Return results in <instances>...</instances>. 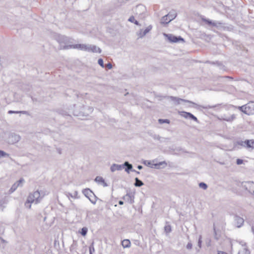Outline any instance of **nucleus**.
Here are the masks:
<instances>
[{"instance_id": "f257e3e1", "label": "nucleus", "mask_w": 254, "mask_h": 254, "mask_svg": "<svg viewBox=\"0 0 254 254\" xmlns=\"http://www.w3.org/2000/svg\"><path fill=\"white\" fill-rule=\"evenodd\" d=\"M155 162H156V160H153L152 161L144 160L143 162V164L151 168H154L156 169H160L161 168L160 166L162 165H163L162 168H165L167 166V163L165 161L160 162L158 163H155Z\"/></svg>"}, {"instance_id": "f03ea898", "label": "nucleus", "mask_w": 254, "mask_h": 254, "mask_svg": "<svg viewBox=\"0 0 254 254\" xmlns=\"http://www.w3.org/2000/svg\"><path fill=\"white\" fill-rule=\"evenodd\" d=\"M164 98L167 99L169 101H172L173 103V104L175 105H178L180 104L181 102H186V103H190L194 105L197 106V105L195 103H194L191 101L181 99V98H180L177 97H174V96H164Z\"/></svg>"}, {"instance_id": "7ed1b4c3", "label": "nucleus", "mask_w": 254, "mask_h": 254, "mask_svg": "<svg viewBox=\"0 0 254 254\" xmlns=\"http://www.w3.org/2000/svg\"><path fill=\"white\" fill-rule=\"evenodd\" d=\"M40 196V193L38 190L34 191L33 193H30L28 196L27 200L25 203V205L27 206L28 204L32 203L35 201L36 203H38L39 202V198Z\"/></svg>"}, {"instance_id": "20e7f679", "label": "nucleus", "mask_w": 254, "mask_h": 254, "mask_svg": "<svg viewBox=\"0 0 254 254\" xmlns=\"http://www.w3.org/2000/svg\"><path fill=\"white\" fill-rule=\"evenodd\" d=\"M177 16V14L175 11L169 12L168 14L162 17L161 23L162 24H166L169 23L171 21L173 20Z\"/></svg>"}, {"instance_id": "39448f33", "label": "nucleus", "mask_w": 254, "mask_h": 254, "mask_svg": "<svg viewBox=\"0 0 254 254\" xmlns=\"http://www.w3.org/2000/svg\"><path fill=\"white\" fill-rule=\"evenodd\" d=\"M202 21L205 22L206 24H207L209 26L215 27L218 29H220L221 28H223V25L224 24L222 22H213L208 19H206L204 17L201 18Z\"/></svg>"}, {"instance_id": "423d86ee", "label": "nucleus", "mask_w": 254, "mask_h": 254, "mask_svg": "<svg viewBox=\"0 0 254 254\" xmlns=\"http://www.w3.org/2000/svg\"><path fill=\"white\" fill-rule=\"evenodd\" d=\"M164 35L167 38V39L171 43H177L180 42H184V39L181 36H176L172 34L164 33Z\"/></svg>"}, {"instance_id": "0eeeda50", "label": "nucleus", "mask_w": 254, "mask_h": 254, "mask_svg": "<svg viewBox=\"0 0 254 254\" xmlns=\"http://www.w3.org/2000/svg\"><path fill=\"white\" fill-rule=\"evenodd\" d=\"M243 188L248 191L254 196V183L253 182H246L242 184Z\"/></svg>"}, {"instance_id": "6e6552de", "label": "nucleus", "mask_w": 254, "mask_h": 254, "mask_svg": "<svg viewBox=\"0 0 254 254\" xmlns=\"http://www.w3.org/2000/svg\"><path fill=\"white\" fill-rule=\"evenodd\" d=\"M20 139V136L19 135L12 133L9 135L8 138V141L10 144H14L19 141Z\"/></svg>"}, {"instance_id": "1a4fd4ad", "label": "nucleus", "mask_w": 254, "mask_h": 254, "mask_svg": "<svg viewBox=\"0 0 254 254\" xmlns=\"http://www.w3.org/2000/svg\"><path fill=\"white\" fill-rule=\"evenodd\" d=\"M247 115L254 114V102H250L246 104Z\"/></svg>"}, {"instance_id": "9d476101", "label": "nucleus", "mask_w": 254, "mask_h": 254, "mask_svg": "<svg viewBox=\"0 0 254 254\" xmlns=\"http://www.w3.org/2000/svg\"><path fill=\"white\" fill-rule=\"evenodd\" d=\"M234 221L235 222V225L238 228L241 227L244 223V219L238 215H235Z\"/></svg>"}, {"instance_id": "9b49d317", "label": "nucleus", "mask_w": 254, "mask_h": 254, "mask_svg": "<svg viewBox=\"0 0 254 254\" xmlns=\"http://www.w3.org/2000/svg\"><path fill=\"white\" fill-rule=\"evenodd\" d=\"M125 168V170L127 173H129L130 171L133 170L132 164L128 161H125L123 164V168Z\"/></svg>"}, {"instance_id": "f8f14e48", "label": "nucleus", "mask_w": 254, "mask_h": 254, "mask_svg": "<svg viewBox=\"0 0 254 254\" xmlns=\"http://www.w3.org/2000/svg\"><path fill=\"white\" fill-rule=\"evenodd\" d=\"M123 199L130 204H132L134 202V196L130 193H127L123 197Z\"/></svg>"}, {"instance_id": "ddd939ff", "label": "nucleus", "mask_w": 254, "mask_h": 254, "mask_svg": "<svg viewBox=\"0 0 254 254\" xmlns=\"http://www.w3.org/2000/svg\"><path fill=\"white\" fill-rule=\"evenodd\" d=\"M236 118L235 115L233 114L231 117H227L226 115H223L218 119L221 121H226L227 122H232Z\"/></svg>"}, {"instance_id": "4468645a", "label": "nucleus", "mask_w": 254, "mask_h": 254, "mask_svg": "<svg viewBox=\"0 0 254 254\" xmlns=\"http://www.w3.org/2000/svg\"><path fill=\"white\" fill-rule=\"evenodd\" d=\"M123 169V164L122 165H119V164H113L112 165L110 168L111 171L112 172H114L115 171L118 170L120 171L122 170Z\"/></svg>"}, {"instance_id": "2eb2a0df", "label": "nucleus", "mask_w": 254, "mask_h": 254, "mask_svg": "<svg viewBox=\"0 0 254 254\" xmlns=\"http://www.w3.org/2000/svg\"><path fill=\"white\" fill-rule=\"evenodd\" d=\"M95 181L103 185L104 187H107L108 186L107 183L105 182L104 179L100 176L96 177Z\"/></svg>"}, {"instance_id": "dca6fc26", "label": "nucleus", "mask_w": 254, "mask_h": 254, "mask_svg": "<svg viewBox=\"0 0 254 254\" xmlns=\"http://www.w3.org/2000/svg\"><path fill=\"white\" fill-rule=\"evenodd\" d=\"M82 192L84 195L88 198H90V197L91 196L92 194L94 195L93 192L89 189H84L82 190Z\"/></svg>"}, {"instance_id": "f3484780", "label": "nucleus", "mask_w": 254, "mask_h": 254, "mask_svg": "<svg viewBox=\"0 0 254 254\" xmlns=\"http://www.w3.org/2000/svg\"><path fill=\"white\" fill-rule=\"evenodd\" d=\"M122 245L124 248H129L130 247V242L128 239H125L122 242Z\"/></svg>"}, {"instance_id": "a211bd4d", "label": "nucleus", "mask_w": 254, "mask_h": 254, "mask_svg": "<svg viewBox=\"0 0 254 254\" xmlns=\"http://www.w3.org/2000/svg\"><path fill=\"white\" fill-rule=\"evenodd\" d=\"M144 185L142 181L140 180L138 178H135V183L134 185L137 187H140Z\"/></svg>"}, {"instance_id": "6ab92c4d", "label": "nucleus", "mask_w": 254, "mask_h": 254, "mask_svg": "<svg viewBox=\"0 0 254 254\" xmlns=\"http://www.w3.org/2000/svg\"><path fill=\"white\" fill-rule=\"evenodd\" d=\"M91 52L100 53L101 52V50L99 47L95 45H91Z\"/></svg>"}, {"instance_id": "aec40b11", "label": "nucleus", "mask_w": 254, "mask_h": 254, "mask_svg": "<svg viewBox=\"0 0 254 254\" xmlns=\"http://www.w3.org/2000/svg\"><path fill=\"white\" fill-rule=\"evenodd\" d=\"M152 29V26L149 25L148 26L143 32L142 35L141 36H140V38H142L147 33H148Z\"/></svg>"}, {"instance_id": "412c9836", "label": "nucleus", "mask_w": 254, "mask_h": 254, "mask_svg": "<svg viewBox=\"0 0 254 254\" xmlns=\"http://www.w3.org/2000/svg\"><path fill=\"white\" fill-rule=\"evenodd\" d=\"M179 114L182 117L186 118L188 119L189 118V115L188 114H190V113L187 112L185 111H179Z\"/></svg>"}, {"instance_id": "4be33fe9", "label": "nucleus", "mask_w": 254, "mask_h": 254, "mask_svg": "<svg viewBox=\"0 0 254 254\" xmlns=\"http://www.w3.org/2000/svg\"><path fill=\"white\" fill-rule=\"evenodd\" d=\"M129 21L131 22H132V23H134L135 25H139V22L136 20L134 17L133 16H130L128 20Z\"/></svg>"}, {"instance_id": "5701e85b", "label": "nucleus", "mask_w": 254, "mask_h": 254, "mask_svg": "<svg viewBox=\"0 0 254 254\" xmlns=\"http://www.w3.org/2000/svg\"><path fill=\"white\" fill-rule=\"evenodd\" d=\"M252 141H253V140H246L244 142V143L245 144V145H246V146L248 148H252Z\"/></svg>"}, {"instance_id": "b1692460", "label": "nucleus", "mask_w": 254, "mask_h": 254, "mask_svg": "<svg viewBox=\"0 0 254 254\" xmlns=\"http://www.w3.org/2000/svg\"><path fill=\"white\" fill-rule=\"evenodd\" d=\"M77 194H78L77 191H75L73 194L69 193V192H67L66 193V195L67 196H70V197H71L72 198H75L77 197Z\"/></svg>"}, {"instance_id": "393cba45", "label": "nucleus", "mask_w": 254, "mask_h": 254, "mask_svg": "<svg viewBox=\"0 0 254 254\" xmlns=\"http://www.w3.org/2000/svg\"><path fill=\"white\" fill-rule=\"evenodd\" d=\"M238 254H250V252L247 248H244L242 250L239 252Z\"/></svg>"}, {"instance_id": "a878e982", "label": "nucleus", "mask_w": 254, "mask_h": 254, "mask_svg": "<svg viewBox=\"0 0 254 254\" xmlns=\"http://www.w3.org/2000/svg\"><path fill=\"white\" fill-rule=\"evenodd\" d=\"M9 157V154L5 152L4 151L0 150V158L1 157Z\"/></svg>"}, {"instance_id": "bb28decb", "label": "nucleus", "mask_w": 254, "mask_h": 254, "mask_svg": "<svg viewBox=\"0 0 254 254\" xmlns=\"http://www.w3.org/2000/svg\"><path fill=\"white\" fill-rule=\"evenodd\" d=\"M158 122L159 124H163L164 123H166V124H170V121L168 119H159L158 120Z\"/></svg>"}, {"instance_id": "cd10ccee", "label": "nucleus", "mask_w": 254, "mask_h": 254, "mask_svg": "<svg viewBox=\"0 0 254 254\" xmlns=\"http://www.w3.org/2000/svg\"><path fill=\"white\" fill-rule=\"evenodd\" d=\"M87 231L88 229L86 227H83L81 230L80 234L83 236H85L87 234Z\"/></svg>"}, {"instance_id": "c85d7f7f", "label": "nucleus", "mask_w": 254, "mask_h": 254, "mask_svg": "<svg viewBox=\"0 0 254 254\" xmlns=\"http://www.w3.org/2000/svg\"><path fill=\"white\" fill-rule=\"evenodd\" d=\"M238 108L244 114H247L246 112H245V111H247L246 104L242 106H239Z\"/></svg>"}, {"instance_id": "c756f323", "label": "nucleus", "mask_w": 254, "mask_h": 254, "mask_svg": "<svg viewBox=\"0 0 254 254\" xmlns=\"http://www.w3.org/2000/svg\"><path fill=\"white\" fill-rule=\"evenodd\" d=\"M189 115V118L190 120H193L194 121H195L196 122H198V120L196 117H195L194 115H193L191 113H190V114H188Z\"/></svg>"}, {"instance_id": "7c9ffc66", "label": "nucleus", "mask_w": 254, "mask_h": 254, "mask_svg": "<svg viewBox=\"0 0 254 254\" xmlns=\"http://www.w3.org/2000/svg\"><path fill=\"white\" fill-rule=\"evenodd\" d=\"M18 187H19V184H17V183H14L10 188V191L11 192H13L16 190Z\"/></svg>"}, {"instance_id": "2f4dec72", "label": "nucleus", "mask_w": 254, "mask_h": 254, "mask_svg": "<svg viewBox=\"0 0 254 254\" xmlns=\"http://www.w3.org/2000/svg\"><path fill=\"white\" fill-rule=\"evenodd\" d=\"M83 46H84V44H76V45H73V48L74 49H80V50H82Z\"/></svg>"}, {"instance_id": "473e14b6", "label": "nucleus", "mask_w": 254, "mask_h": 254, "mask_svg": "<svg viewBox=\"0 0 254 254\" xmlns=\"http://www.w3.org/2000/svg\"><path fill=\"white\" fill-rule=\"evenodd\" d=\"M199 187L203 190H206L207 188V185L203 182L200 183L199 184Z\"/></svg>"}, {"instance_id": "72a5a7b5", "label": "nucleus", "mask_w": 254, "mask_h": 254, "mask_svg": "<svg viewBox=\"0 0 254 254\" xmlns=\"http://www.w3.org/2000/svg\"><path fill=\"white\" fill-rule=\"evenodd\" d=\"M93 195H94V199H91V198H89V199L90 200V201H91V203L95 204L96 202L98 197L95 194Z\"/></svg>"}, {"instance_id": "f704fd0d", "label": "nucleus", "mask_w": 254, "mask_h": 254, "mask_svg": "<svg viewBox=\"0 0 254 254\" xmlns=\"http://www.w3.org/2000/svg\"><path fill=\"white\" fill-rule=\"evenodd\" d=\"M165 231L168 233H170L171 231V227L170 225L166 226L164 228Z\"/></svg>"}, {"instance_id": "c9c22d12", "label": "nucleus", "mask_w": 254, "mask_h": 254, "mask_svg": "<svg viewBox=\"0 0 254 254\" xmlns=\"http://www.w3.org/2000/svg\"><path fill=\"white\" fill-rule=\"evenodd\" d=\"M95 251L94 248L93 247V243L91 244V245L89 247V253L90 254H93Z\"/></svg>"}, {"instance_id": "e433bc0d", "label": "nucleus", "mask_w": 254, "mask_h": 254, "mask_svg": "<svg viewBox=\"0 0 254 254\" xmlns=\"http://www.w3.org/2000/svg\"><path fill=\"white\" fill-rule=\"evenodd\" d=\"M154 139L160 140L161 137L158 134H150Z\"/></svg>"}, {"instance_id": "4c0bfd02", "label": "nucleus", "mask_w": 254, "mask_h": 254, "mask_svg": "<svg viewBox=\"0 0 254 254\" xmlns=\"http://www.w3.org/2000/svg\"><path fill=\"white\" fill-rule=\"evenodd\" d=\"M98 64L102 67H104V62L102 59H99L98 60Z\"/></svg>"}, {"instance_id": "58836bf2", "label": "nucleus", "mask_w": 254, "mask_h": 254, "mask_svg": "<svg viewBox=\"0 0 254 254\" xmlns=\"http://www.w3.org/2000/svg\"><path fill=\"white\" fill-rule=\"evenodd\" d=\"M24 180L23 178H21V179H20V180L19 181H18L15 183H17V184H19V186H22V184L24 183Z\"/></svg>"}, {"instance_id": "ea45409f", "label": "nucleus", "mask_w": 254, "mask_h": 254, "mask_svg": "<svg viewBox=\"0 0 254 254\" xmlns=\"http://www.w3.org/2000/svg\"><path fill=\"white\" fill-rule=\"evenodd\" d=\"M201 243H202L201 236H199V239L198 240V244H197L198 247L199 248V249H200L201 248Z\"/></svg>"}, {"instance_id": "a19ab883", "label": "nucleus", "mask_w": 254, "mask_h": 254, "mask_svg": "<svg viewBox=\"0 0 254 254\" xmlns=\"http://www.w3.org/2000/svg\"><path fill=\"white\" fill-rule=\"evenodd\" d=\"M243 160L241 159H237L236 160V163L237 165H241L243 163Z\"/></svg>"}, {"instance_id": "79ce46f5", "label": "nucleus", "mask_w": 254, "mask_h": 254, "mask_svg": "<svg viewBox=\"0 0 254 254\" xmlns=\"http://www.w3.org/2000/svg\"><path fill=\"white\" fill-rule=\"evenodd\" d=\"M76 242H75L74 241H73V243L72 245L70 247V251H71L73 249H74V247L76 246Z\"/></svg>"}, {"instance_id": "37998d69", "label": "nucleus", "mask_w": 254, "mask_h": 254, "mask_svg": "<svg viewBox=\"0 0 254 254\" xmlns=\"http://www.w3.org/2000/svg\"><path fill=\"white\" fill-rule=\"evenodd\" d=\"M192 247V244L190 242H189L187 245L186 248L188 250H190V249H191Z\"/></svg>"}, {"instance_id": "c03bdc74", "label": "nucleus", "mask_w": 254, "mask_h": 254, "mask_svg": "<svg viewBox=\"0 0 254 254\" xmlns=\"http://www.w3.org/2000/svg\"><path fill=\"white\" fill-rule=\"evenodd\" d=\"M19 114H25V115H29L28 112L26 111H19Z\"/></svg>"}, {"instance_id": "a18cd8bd", "label": "nucleus", "mask_w": 254, "mask_h": 254, "mask_svg": "<svg viewBox=\"0 0 254 254\" xmlns=\"http://www.w3.org/2000/svg\"><path fill=\"white\" fill-rule=\"evenodd\" d=\"M73 45H67V46H64V49H69V48H73Z\"/></svg>"}, {"instance_id": "49530a36", "label": "nucleus", "mask_w": 254, "mask_h": 254, "mask_svg": "<svg viewBox=\"0 0 254 254\" xmlns=\"http://www.w3.org/2000/svg\"><path fill=\"white\" fill-rule=\"evenodd\" d=\"M8 113L9 114H19V111H14L9 110V111H8Z\"/></svg>"}, {"instance_id": "de8ad7c7", "label": "nucleus", "mask_w": 254, "mask_h": 254, "mask_svg": "<svg viewBox=\"0 0 254 254\" xmlns=\"http://www.w3.org/2000/svg\"><path fill=\"white\" fill-rule=\"evenodd\" d=\"M106 66L108 69H111L112 68V64L111 63H109L107 64Z\"/></svg>"}, {"instance_id": "09e8293b", "label": "nucleus", "mask_w": 254, "mask_h": 254, "mask_svg": "<svg viewBox=\"0 0 254 254\" xmlns=\"http://www.w3.org/2000/svg\"><path fill=\"white\" fill-rule=\"evenodd\" d=\"M88 45H84L83 46V48L82 50L87 51V49H88Z\"/></svg>"}, {"instance_id": "8fccbe9b", "label": "nucleus", "mask_w": 254, "mask_h": 254, "mask_svg": "<svg viewBox=\"0 0 254 254\" xmlns=\"http://www.w3.org/2000/svg\"><path fill=\"white\" fill-rule=\"evenodd\" d=\"M240 244L243 247H245L244 248H246V243L243 242H240Z\"/></svg>"}, {"instance_id": "3c124183", "label": "nucleus", "mask_w": 254, "mask_h": 254, "mask_svg": "<svg viewBox=\"0 0 254 254\" xmlns=\"http://www.w3.org/2000/svg\"><path fill=\"white\" fill-rule=\"evenodd\" d=\"M91 45H88V49H87V51L91 52Z\"/></svg>"}, {"instance_id": "603ef678", "label": "nucleus", "mask_w": 254, "mask_h": 254, "mask_svg": "<svg viewBox=\"0 0 254 254\" xmlns=\"http://www.w3.org/2000/svg\"><path fill=\"white\" fill-rule=\"evenodd\" d=\"M142 29L140 30L139 33H138V35L139 36V37L140 38V36H141L142 35V33L143 32H142Z\"/></svg>"}, {"instance_id": "864d4df0", "label": "nucleus", "mask_w": 254, "mask_h": 254, "mask_svg": "<svg viewBox=\"0 0 254 254\" xmlns=\"http://www.w3.org/2000/svg\"><path fill=\"white\" fill-rule=\"evenodd\" d=\"M214 106H207V107H202L204 109H208V108H213L214 107Z\"/></svg>"}, {"instance_id": "5fc2aeb1", "label": "nucleus", "mask_w": 254, "mask_h": 254, "mask_svg": "<svg viewBox=\"0 0 254 254\" xmlns=\"http://www.w3.org/2000/svg\"><path fill=\"white\" fill-rule=\"evenodd\" d=\"M88 110L90 113L92 112L93 111V109L92 107H88Z\"/></svg>"}, {"instance_id": "6e6d98bb", "label": "nucleus", "mask_w": 254, "mask_h": 254, "mask_svg": "<svg viewBox=\"0 0 254 254\" xmlns=\"http://www.w3.org/2000/svg\"><path fill=\"white\" fill-rule=\"evenodd\" d=\"M217 254H227L226 253H225L224 252L219 251L217 253Z\"/></svg>"}, {"instance_id": "4d7b16f0", "label": "nucleus", "mask_w": 254, "mask_h": 254, "mask_svg": "<svg viewBox=\"0 0 254 254\" xmlns=\"http://www.w3.org/2000/svg\"><path fill=\"white\" fill-rule=\"evenodd\" d=\"M142 168H143V167H142V166L141 165H138V166H137V168H138V169H139V170H141V169H142Z\"/></svg>"}, {"instance_id": "13d9d810", "label": "nucleus", "mask_w": 254, "mask_h": 254, "mask_svg": "<svg viewBox=\"0 0 254 254\" xmlns=\"http://www.w3.org/2000/svg\"><path fill=\"white\" fill-rule=\"evenodd\" d=\"M124 204V201H122V200H120L119 201V204L120 205H123Z\"/></svg>"}, {"instance_id": "bf43d9fd", "label": "nucleus", "mask_w": 254, "mask_h": 254, "mask_svg": "<svg viewBox=\"0 0 254 254\" xmlns=\"http://www.w3.org/2000/svg\"><path fill=\"white\" fill-rule=\"evenodd\" d=\"M132 172H135L136 173V174H140V172L139 171H136L135 170H132Z\"/></svg>"}, {"instance_id": "052dcab7", "label": "nucleus", "mask_w": 254, "mask_h": 254, "mask_svg": "<svg viewBox=\"0 0 254 254\" xmlns=\"http://www.w3.org/2000/svg\"><path fill=\"white\" fill-rule=\"evenodd\" d=\"M26 207L28 208H31V203L30 204H27V206H25Z\"/></svg>"}, {"instance_id": "680f3d73", "label": "nucleus", "mask_w": 254, "mask_h": 254, "mask_svg": "<svg viewBox=\"0 0 254 254\" xmlns=\"http://www.w3.org/2000/svg\"><path fill=\"white\" fill-rule=\"evenodd\" d=\"M252 148H254V140H253L252 142Z\"/></svg>"}, {"instance_id": "e2e57ef3", "label": "nucleus", "mask_w": 254, "mask_h": 254, "mask_svg": "<svg viewBox=\"0 0 254 254\" xmlns=\"http://www.w3.org/2000/svg\"><path fill=\"white\" fill-rule=\"evenodd\" d=\"M195 250H196V251L197 253H198L200 251V249L199 248L198 249H197V248H195Z\"/></svg>"}, {"instance_id": "0e129e2a", "label": "nucleus", "mask_w": 254, "mask_h": 254, "mask_svg": "<svg viewBox=\"0 0 254 254\" xmlns=\"http://www.w3.org/2000/svg\"><path fill=\"white\" fill-rule=\"evenodd\" d=\"M58 152H59V154H61L62 151H61V150L60 149H58Z\"/></svg>"}, {"instance_id": "69168bd1", "label": "nucleus", "mask_w": 254, "mask_h": 254, "mask_svg": "<svg viewBox=\"0 0 254 254\" xmlns=\"http://www.w3.org/2000/svg\"><path fill=\"white\" fill-rule=\"evenodd\" d=\"M223 78H232L231 77H229V76H224V77H222Z\"/></svg>"}, {"instance_id": "338daca9", "label": "nucleus", "mask_w": 254, "mask_h": 254, "mask_svg": "<svg viewBox=\"0 0 254 254\" xmlns=\"http://www.w3.org/2000/svg\"><path fill=\"white\" fill-rule=\"evenodd\" d=\"M32 100H33V102H34V101H36V99H34V98H32Z\"/></svg>"}, {"instance_id": "774afa93", "label": "nucleus", "mask_w": 254, "mask_h": 254, "mask_svg": "<svg viewBox=\"0 0 254 254\" xmlns=\"http://www.w3.org/2000/svg\"><path fill=\"white\" fill-rule=\"evenodd\" d=\"M220 164H222V165H223L224 163H223V162H220Z\"/></svg>"}]
</instances>
